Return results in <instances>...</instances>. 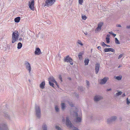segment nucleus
<instances>
[{
    "label": "nucleus",
    "mask_w": 130,
    "mask_h": 130,
    "mask_svg": "<svg viewBox=\"0 0 130 130\" xmlns=\"http://www.w3.org/2000/svg\"><path fill=\"white\" fill-rule=\"evenodd\" d=\"M71 114L73 115V116L77 117L75 119V121L77 123L80 122L82 120V113L81 111L80 110L78 113L75 111H73Z\"/></svg>",
    "instance_id": "f257e3e1"
},
{
    "label": "nucleus",
    "mask_w": 130,
    "mask_h": 130,
    "mask_svg": "<svg viewBox=\"0 0 130 130\" xmlns=\"http://www.w3.org/2000/svg\"><path fill=\"white\" fill-rule=\"evenodd\" d=\"M19 36V34L18 31L16 30L13 32L12 34L11 41L12 43L18 41Z\"/></svg>",
    "instance_id": "f03ea898"
},
{
    "label": "nucleus",
    "mask_w": 130,
    "mask_h": 130,
    "mask_svg": "<svg viewBox=\"0 0 130 130\" xmlns=\"http://www.w3.org/2000/svg\"><path fill=\"white\" fill-rule=\"evenodd\" d=\"M66 123L67 126L70 129L72 130H78V129L77 128L73 126L71 121L69 120L68 116H67L66 117Z\"/></svg>",
    "instance_id": "7ed1b4c3"
},
{
    "label": "nucleus",
    "mask_w": 130,
    "mask_h": 130,
    "mask_svg": "<svg viewBox=\"0 0 130 130\" xmlns=\"http://www.w3.org/2000/svg\"><path fill=\"white\" fill-rule=\"evenodd\" d=\"M55 1L56 0H46L44 6L49 7L51 6L54 4Z\"/></svg>",
    "instance_id": "20e7f679"
},
{
    "label": "nucleus",
    "mask_w": 130,
    "mask_h": 130,
    "mask_svg": "<svg viewBox=\"0 0 130 130\" xmlns=\"http://www.w3.org/2000/svg\"><path fill=\"white\" fill-rule=\"evenodd\" d=\"M35 108L36 116L40 118L41 117V111L39 107L38 106H36Z\"/></svg>",
    "instance_id": "39448f33"
},
{
    "label": "nucleus",
    "mask_w": 130,
    "mask_h": 130,
    "mask_svg": "<svg viewBox=\"0 0 130 130\" xmlns=\"http://www.w3.org/2000/svg\"><path fill=\"white\" fill-rule=\"evenodd\" d=\"M0 130H9L6 123L4 122L0 124Z\"/></svg>",
    "instance_id": "423d86ee"
},
{
    "label": "nucleus",
    "mask_w": 130,
    "mask_h": 130,
    "mask_svg": "<svg viewBox=\"0 0 130 130\" xmlns=\"http://www.w3.org/2000/svg\"><path fill=\"white\" fill-rule=\"evenodd\" d=\"M104 23L103 22L99 23L98 24V27L95 30L96 33H98L99 32L101 29Z\"/></svg>",
    "instance_id": "0eeeda50"
},
{
    "label": "nucleus",
    "mask_w": 130,
    "mask_h": 130,
    "mask_svg": "<svg viewBox=\"0 0 130 130\" xmlns=\"http://www.w3.org/2000/svg\"><path fill=\"white\" fill-rule=\"evenodd\" d=\"M34 0H31L30 1H29L28 6L29 8L33 11L35 10V8L34 7Z\"/></svg>",
    "instance_id": "6e6552de"
},
{
    "label": "nucleus",
    "mask_w": 130,
    "mask_h": 130,
    "mask_svg": "<svg viewBox=\"0 0 130 130\" xmlns=\"http://www.w3.org/2000/svg\"><path fill=\"white\" fill-rule=\"evenodd\" d=\"M72 61L73 60L69 56H67L64 58V62H70V64L71 65H72L73 64Z\"/></svg>",
    "instance_id": "1a4fd4ad"
},
{
    "label": "nucleus",
    "mask_w": 130,
    "mask_h": 130,
    "mask_svg": "<svg viewBox=\"0 0 130 130\" xmlns=\"http://www.w3.org/2000/svg\"><path fill=\"white\" fill-rule=\"evenodd\" d=\"M103 99V97L100 95H96L94 98V100L95 102H97L100 101Z\"/></svg>",
    "instance_id": "9d476101"
},
{
    "label": "nucleus",
    "mask_w": 130,
    "mask_h": 130,
    "mask_svg": "<svg viewBox=\"0 0 130 130\" xmlns=\"http://www.w3.org/2000/svg\"><path fill=\"white\" fill-rule=\"evenodd\" d=\"M26 69L28 71L29 73H30L31 70V67L30 64L27 61L25 62L24 63Z\"/></svg>",
    "instance_id": "9b49d317"
},
{
    "label": "nucleus",
    "mask_w": 130,
    "mask_h": 130,
    "mask_svg": "<svg viewBox=\"0 0 130 130\" xmlns=\"http://www.w3.org/2000/svg\"><path fill=\"white\" fill-rule=\"evenodd\" d=\"M108 79V77H104L103 79L100 80L99 81L100 83L101 84H104Z\"/></svg>",
    "instance_id": "f8f14e48"
},
{
    "label": "nucleus",
    "mask_w": 130,
    "mask_h": 130,
    "mask_svg": "<svg viewBox=\"0 0 130 130\" xmlns=\"http://www.w3.org/2000/svg\"><path fill=\"white\" fill-rule=\"evenodd\" d=\"M48 80L49 82V81L50 82H52L55 83L56 85L58 86V85H57V82L55 80L54 78L52 76H51L49 78H48Z\"/></svg>",
    "instance_id": "ddd939ff"
},
{
    "label": "nucleus",
    "mask_w": 130,
    "mask_h": 130,
    "mask_svg": "<svg viewBox=\"0 0 130 130\" xmlns=\"http://www.w3.org/2000/svg\"><path fill=\"white\" fill-rule=\"evenodd\" d=\"M104 52H109L110 51L113 52H115V50L111 48H105L104 50Z\"/></svg>",
    "instance_id": "4468645a"
},
{
    "label": "nucleus",
    "mask_w": 130,
    "mask_h": 130,
    "mask_svg": "<svg viewBox=\"0 0 130 130\" xmlns=\"http://www.w3.org/2000/svg\"><path fill=\"white\" fill-rule=\"evenodd\" d=\"M100 68V65L99 63H97L95 65V73L97 74Z\"/></svg>",
    "instance_id": "2eb2a0df"
},
{
    "label": "nucleus",
    "mask_w": 130,
    "mask_h": 130,
    "mask_svg": "<svg viewBox=\"0 0 130 130\" xmlns=\"http://www.w3.org/2000/svg\"><path fill=\"white\" fill-rule=\"evenodd\" d=\"M35 54L39 55L41 54V52L40 49L39 48H37L35 52Z\"/></svg>",
    "instance_id": "dca6fc26"
},
{
    "label": "nucleus",
    "mask_w": 130,
    "mask_h": 130,
    "mask_svg": "<svg viewBox=\"0 0 130 130\" xmlns=\"http://www.w3.org/2000/svg\"><path fill=\"white\" fill-rule=\"evenodd\" d=\"M45 84V81H43L40 84V87L42 89H43L44 88Z\"/></svg>",
    "instance_id": "f3484780"
},
{
    "label": "nucleus",
    "mask_w": 130,
    "mask_h": 130,
    "mask_svg": "<svg viewBox=\"0 0 130 130\" xmlns=\"http://www.w3.org/2000/svg\"><path fill=\"white\" fill-rule=\"evenodd\" d=\"M61 106L62 109L63 110H64L66 107L65 104L64 103H62L61 104Z\"/></svg>",
    "instance_id": "a211bd4d"
},
{
    "label": "nucleus",
    "mask_w": 130,
    "mask_h": 130,
    "mask_svg": "<svg viewBox=\"0 0 130 130\" xmlns=\"http://www.w3.org/2000/svg\"><path fill=\"white\" fill-rule=\"evenodd\" d=\"M20 19V17H18L15 18L14 21L15 22L18 23L19 22Z\"/></svg>",
    "instance_id": "6ab92c4d"
},
{
    "label": "nucleus",
    "mask_w": 130,
    "mask_h": 130,
    "mask_svg": "<svg viewBox=\"0 0 130 130\" xmlns=\"http://www.w3.org/2000/svg\"><path fill=\"white\" fill-rule=\"evenodd\" d=\"M83 53V52H80L79 53L78 56L79 59L80 60H81L82 59V55Z\"/></svg>",
    "instance_id": "aec40b11"
},
{
    "label": "nucleus",
    "mask_w": 130,
    "mask_h": 130,
    "mask_svg": "<svg viewBox=\"0 0 130 130\" xmlns=\"http://www.w3.org/2000/svg\"><path fill=\"white\" fill-rule=\"evenodd\" d=\"M22 46V44L21 42L19 43L17 45V48L18 49H20Z\"/></svg>",
    "instance_id": "412c9836"
},
{
    "label": "nucleus",
    "mask_w": 130,
    "mask_h": 130,
    "mask_svg": "<svg viewBox=\"0 0 130 130\" xmlns=\"http://www.w3.org/2000/svg\"><path fill=\"white\" fill-rule=\"evenodd\" d=\"M89 62V60L88 59H86L84 61L85 64V65H87L88 64Z\"/></svg>",
    "instance_id": "4be33fe9"
},
{
    "label": "nucleus",
    "mask_w": 130,
    "mask_h": 130,
    "mask_svg": "<svg viewBox=\"0 0 130 130\" xmlns=\"http://www.w3.org/2000/svg\"><path fill=\"white\" fill-rule=\"evenodd\" d=\"M112 122L111 118L108 119L107 120V122L108 123H110Z\"/></svg>",
    "instance_id": "5701e85b"
},
{
    "label": "nucleus",
    "mask_w": 130,
    "mask_h": 130,
    "mask_svg": "<svg viewBox=\"0 0 130 130\" xmlns=\"http://www.w3.org/2000/svg\"><path fill=\"white\" fill-rule=\"evenodd\" d=\"M122 93V92L121 91H120L117 93L115 95L116 96H117L120 95H121Z\"/></svg>",
    "instance_id": "b1692460"
},
{
    "label": "nucleus",
    "mask_w": 130,
    "mask_h": 130,
    "mask_svg": "<svg viewBox=\"0 0 130 130\" xmlns=\"http://www.w3.org/2000/svg\"><path fill=\"white\" fill-rule=\"evenodd\" d=\"M115 42L117 44H120V42L119 40H118L117 38H115Z\"/></svg>",
    "instance_id": "393cba45"
},
{
    "label": "nucleus",
    "mask_w": 130,
    "mask_h": 130,
    "mask_svg": "<svg viewBox=\"0 0 130 130\" xmlns=\"http://www.w3.org/2000/svg\"><path fill=\"white\" fill-rule=\"evenodd\" d=\"M111 118V119L112 120V122L115 121L117 119V117L116 116H112Z\"/></svg>",
    "instance_id": "a878e982"
},
{
    "label": "nucleus",
    "mask_w": 130,
    "mask_h": 130,
    "mask_svg": "<svg viewBox=\"0 0 130 130\" xmlns=\"http://www.w3.org/2000/svg\"><path fill=\"white\" fill-rule=\"evenodd\" d=\"M42 128L43 130H47V127L46 124H44L42 126Z\"/></svg>",
    "instance_id": "bb28decb"
},
{
    "label": "nucleus",
    "mask_w": 130,
    "mask_h": 130,
    "mask_svg": "<svg viewBox=\"0 0 130 130\" xmlns=\"http://www.w3.org/2000/svg\"><path fill=\"white\" fill-rule=\"evenodd\" d=\"M115 79L118 80H120L122 79V76H118L115 77Z\"/></svg>",
    "instance_id": "cd10ccee"
},
{
    "label": "nucleus",
    "mask_w": 130,
    "mask_h": 130,
    "mask_svg": "<svg viewBox=\"0 0 130 130\" xmlns=\"http://www.w3.org/2000/svg\"><path fill=\"white\" fill-rule=\"evenodd\" d=\"M55 109L56 111L57 112H58L59 111V109L58 106L57 105H55Z\"/></svg>",
    "instance_id": "c85d7f7f"
},
{
    "label": "nucleus",
    "mask_w": 130,
    "mask_h": 130,
    "mask_svg": "<svg viewBox=\"0 0 130 130\" xmlns=\"http://www.w3.org/2000/svg\"><path fill=\"white\" fill-rule=\"evenodd\" d=\"M4 115L5 117H6V118H9V116L8 114V113H4Z\"/></svg>",
    "instance_id": "c756f323"
},
{
    "label": "nucleus",
    "mask_w": 130,
    "mask_h": 130,
    "mask_svg": "<svg viewBox=\"0 0 130 130\" xmlns=\"http://www.w3.org/2000/svg\"><path fill=\"white\" fill-rule=\"evenodd\" d=\"M77 43L78 44H80L81 46H83V44H82V43L81 42V41L80 40H78L77 41Z\"/></svg>",
    "instance_id": "7c9ffc66"
},
{
    "label": "nucleus",
    "mask_w": 130,
    "mask_h": 130,
    "mask_svg": "<svg viewBox=\"0 0 130 130\" xmlns=\"http://www.w3.org/2000/svg\"><path fill=\"white\" fill-rule=\"evenodd\" d=\"M106 40L107 43H109L110 42V38L108 37H106Z\"/></svg>",
    "instance_id": "2f4dec72"
},
{
    "label": "nucleus",
    "mask_w": 130,
    "mask_h": 130,
    "mask_svg": "<svg viewBox=\"0 0 130 130\" xmlns=\"http://www.w3.org/2000/svg\"><path fill=\"white\" fill-rule=\"evenodd\" d=\"M126 103L127 105H129L130 104V101L128 100V98H127L126 99Z\"/></svg>",
    "instance_id": "473e14b6"
},
{
    "label": "nucleus",
    "mask_w": 130,
    "mask_h": 130,
    "mask_svg": "<svg viewBox=\"0 0 130 130\" xmlns=\"http://www.w3.org/2000/svg\"><path fill=\"white\" fill-rule=\"evenodd\" d=\"M83 0H78L79 3L81 5H82V3H83Z\"/></svg>",
    "instance_id": "72a5a7b5"
},
{
    "label": "nucleus",
    "mask_w": 130,
    "mask_h": 130,
    "mask_svg": "<svg viewBox=\"0 0 130 130\" xmlns=\"http://www.w3.org/2000/svg\"><path fill=\"white\" fill-rule=\"evenodd\" d=\"M68 103L69 104L70 106L72 107L73 106V104H72V103L71 102H68Z\"/></svg>",
    "instance_id": "f704fd0d"
},
{
    "label": "nucleus",
    "mask_w": 130,
    "mask_h": 130,
    "mask_svg": "<svg viewBox=\"0 0 130 130\" xmlns=\"http://www.w3.org/2000/svg\"><path fill=\"white\" fill-rule=\"evenodd\" d=\"M82 18L83 20H85L86 19L87 17L85 15H82Z\"/></svg>",
    "instance_id": "c9c22d12"
},
{
    "label": "nucleus",
    "mask_w": 130,
    "mask_h": 130,
    "mask_svg": "<svg viewBox=\"0 0 130 130\" xmlns=\"http://www.w3.org/2000/svg\"><path fill=\"white\" fill-rule=\"evenodd\" d=\"M58 130H61V128L59 126H56L55 127Z\"/></svg>",
    "instance_id": "e433bc0d"
},
{
    "label": "nucleus",
    "mask_w": 130,
    "mask_h": 130,
    "mask_svg": "<svg viewBox=\"0 0 130 130\" xmlns=\"http://www.w3.org/2000/svg\"><path fill=\"white\" fill-rule=\"evenodd\" d=\"M49 84L51 86L53 87H54V84L53 83H52L51 82H50V81L49 82Z\"/></svg>",
    "instance_id": "4c0bfd02"
},
{
    "label": "nucleus",
    "mask_w": 130,
    "mask_h": 130,
    "mask_svg": "<svg viewBox=\"0 0 130 130\" xmlns=\"http://www.w3.org/2000/svg\"><path fill=\"white\" fill-rule=\"evenodd\" d=\"M86 82L87 83V88H88L89 86V82L87 80H86Z\"/></svg>",
    "instance_id": "58836bf2"
},
{
    "label": "nucleus",
    "mask_w": 130,
    "mask_h": 130,
    "mask_svg": "<svg viewBox=\"0 0 130 130\" xmlns=\"http://www.w3.org/2000/svg\"><path fill=\"white\" fill-rule=\"evenodd\" d=\"M123 55V54H121L119 55V56L118 57V59H119L121 58L122 56Z\"/></svg>",
    "instance_id": "ea45409f"
},
{
    "label": "nucleus",
    "mask_w": 130,
    "mask_h": 130,
    "mask_svg": "<svg viewBox=\"0 0 130 130\" xmlns=\"http://www.w3.org/2000/svg\"><path fill=\"white\" fill-rule=\"evenodd\" d=\"M106 44L104 42H103L101 43V45L103 46H106Z\"/></svg>",
    "instance_id": "a19ab883"
},
{
    "label": "nucleus",
    "mask_w": 130,
    "mask_h": 130,
    "mask_svg": "<svg viewBox=\"0 0 130 130\" xmlns=\"http://www.w3.org/2000/svg\"><path fill=\"white\" fill-rule=\"evenodd\" d=\"M59 78L60 79V81L62 82V78L61 76V75H59Z\"/></svg>",
    "instance_id": "79ce46f5"
},
{
    "label": "nucleus",
    "mask_w": 130,
    "mask_h": 130,
    "mask_svg": "<svg viewBox=\"0 0 130 130\" xmlns=\"http://www.w3.org/2000/svg\"><path fill=\"white\" fill-rule=\"evenodd\" d=\"M116 26L117 27H121L122 26L121 25L119 24H117L116 25Z\"/></svg>",
    "instance_id": "37998d69"
},
{
    "label": "nucleus",
    "mask_w": 130,
    "mask_h": 130,
    "mask_svg": "<svg viewBox=\"0 0 130 130\" xmlns=\"http://www.w3.org/2000/svg\"><path fill=\"white\" fill-rule=\"evenodd\" d=\"M126 28L127 29L130 28V25L127 26H126Z\"/></svg>",
    "instance_id": "c03bdc74"
},
{
    "label": "nucleus",
    "mask_w": 130,
    "mask_h": 130,
    "mask_svg": "<svg viewBox=\"0 0 130 130\" xmlns=\"http://www.w3.org/2000/svg\"><path fill=\"white\" fill-rule=\"evenodd\" d=\"M97 48H98L99 50H100L101 49V47L100 46H98Z\"/></svg>",
    "instance_id": "a18cd8bd"
},
{
    "label": "nucleus",
    "mask_w": 130,
    "mask_h": 130,
    "mask_svg": "<svg viewBox=\"0 0 130 130\" xmlns=\"http://www.w3.org/2000/svg\"><path fill=\"white\" fill-rule=\"evenodd\" d=\"M109 33L110 34H112V35L113 34V32L112 31L109 32Z\"/></svg>",
    "instance_id": "49530a36"
},
{
    "label": "nucleus",
    "mask_w": 130,
    "mask_h": 130,
    "mask_svg": "<svg viewBox=\"0 0 130 130\" xmlns=\"http://www.w3.org/2000/svg\"><path fill=\"white\" fill-rule=\"evenodd\" d=\"M125 93H124V94H123L122 95V97H125Z\"/></svg>",
    "instance_id": "de8ad7c7"
},
{
    "label": "nucleus",
    "mask_w": 130,
    "mask_h": 130,
    "mask_svg": "<svg viewBox=\"0 0 130 130\" xmlns=\"http://www.w3.org/2000/svg\"><path fill=\"white\" fill-rule=\"evenodd\" d=\"M111 90V88H110L109 89H107V91H110Z\"/></svg>",
    "instance_id": "09e8293b"
},
{
    "label": "nucleus",
    "mask_w": 130,
    "mask_h": 130,
    "mask_svg": "<svg viewBox=\"0 0 130 130\" xmlns=\"http://www.w3.org/2000/svg\"><path fill=\"white\" fill-rule=\"evenodd\" d=\"M106 46L108 47H110V45L106 44Z\"/></svg>",
    "instance_id": "8fccbe9b"
},
{
    "label": "nucleus",
    "mask_w": 130,
    "mask_h": 130,
    "mask_svg": "<svg viewBox=\"0 0 130 130\" xmlns=\"http://www.w3.org/2000/svg\"><path fill=\"white\" fill-rule=\"evenodd\" d=\"M22 40V38H20L19 39V40L20 41H21V40Z\"/></svg>",
    "instance_id": "3c124183"
},
{
    "label": "nucleus",
    "mask_w": 130,
    "mask_h": 130,
    "mask_svg": "<svg viewBox=\"0 0 130 130\" xmlns=\"http://www.w3.org/2000/svg\"><path fill=\"white\" fill-rule=\"evenodd\" d=\"M84 33L86 35H87L88 34V33L87 32H84Z\"/></svg>",
    "instance_id": "603ef678"
},
{
    "label": "nucleus",
    "mask_w": 130,
    "mask_h": 130,
    "mask_svg": "<svg viewBox=\"0 0 130 130\" xmlns=\"http://www.w3.org/2000/svg\"><path fill=\"white\" fill-rule=\"evenodd\" d=\"M75 111H76V112H78V111H77L78 109H77V108H75Z\"/></svg>",
    "instance_id": "864d4df0"
},
{
    "label": "nucleus",
    "mask_w": 130,
    "mask_h": 130,
    "mask_svg": "<svg viewBox=\"0 0 130 130\" xmlns=\"http://www.w3.org/2000/svg\"><path fill=\"white\" fill-rule=\"evenodd\" d=\"M62 122H64L65 121V119H62Z\"/></svg>",
    "instance_id": "5fc2aeb1"
},
{
    "label": "nucleus",
    "mask_w": 130,
    "mask_h": 130,
    "mask_svg": "<svg viewBox=\"0 0 130 130\" xmlns=\"http://www.w3.org/2000/svg\"><path fill=\"white\" fill-rule=\"evenodd\" d=\"M112 35L114 37H115L116 36V34H113Z\"/></svg>",
    "instance_id": "6e6d98bb"
},
{
    "label": "nucleus",
    "mask_w": 130,
    "mask_h": 130,
    "mask_svg": "<svg viewBox=\"0 0 130 130\" xmlns=\"http://www.w3.org/2000/svg\"><path fill=\"white\" fill-rule=\"evenodd\" d=\"M121 67V66L120 65L119 67H118V68H120V67Z\"/></svg>",
    "instance_id": "4d7b16f0"
},
{
    "label": "nucleus",
    "mask_w": 130,
    "mask_h": 130,
    "mask_svg": "<svg viewBox=\"0 0 130 130\" xmlns=\"http://www.w3.org/2000/svg\"><path fill=\"white\" fill-rule=\"evenodd\" d=\"M107 36H109V35H107Z\"/></svg>",
    "instance_id": "13d9d810"
}]
</instances>
